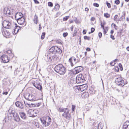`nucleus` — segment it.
<instances>
[{"label": "nucleus", "instance_id": "obj_1", "mask_svg": "<svg viewBox=\"0 0 129 129\" xmlns=\"http://www.w3.org/2000/svg\"><path fill=\"white\" fill-rule=\"evenodd\" d=\"M55 71L60 75H63L66 72V68L62 64H59L56 66L54 68Z\"/></svg>", "mask_w": 129, "mask_h": 129}, {"label": "nucleus", "instance_id": "obj_2", "mask_svg": "<svg viewBox=\"0 0 129 129\" xmlns=\"http://www.w3.org/2000/svg\"><path fill=\"white\" fill-rule=\"evenodd\" d=\"M85 81L83 75L80 74L78 75L76 78V82L77 83H83Z\"/></svg>", "mask_w": 129, "mask_h": 129}, {"label": "nucleus", "instance_id": "obj_3", "mask_svg": "<svg viewBox=\"0 0 129 129\" xmlns=\"http://www.w3.org/2000/svg\"><path fill=\"white\" fill-rule=\"evenodd\" d=\"M18 114L15 111L14 109L12 108H10L9 109L8 112V116H10L11 117H13L14 118Z\"/></svg>", "mask_w": 129, "mask_h": 129}, {"label": "nucleus", "instance_id": "obj_4", "mask_svg": "<svg viewBox=\"0 0 129 129\" xmlns=\"http://www.w3.org/2000/svg\"><path fill=\"white\" fill-rule=\"evenodd\" d=\"M74 88L75 89V91H79L80 90L82 91L86 89L87 88V86L86 85L84 84L80 86L75 87Z\"/></svg>", "mask_w": 129, "mask_h": 129}, {"label": "nucleus", "instance_id": "obj_5", "mask_svg": "<svg viewBox=\"0 0 129 129\" xmlns=\"http://www.w3.org/2000/svg\"><path fill=\"white\" fill-rule=\"evenodd\" d=\"M24 97L26 99L30 101H33L36 100L34 96L28 93H26L25 94Z\"/></svg>", "mask_w": 129, "mask_h": 129}, {"label": "nucleus", "instance_id": "obj_6", "mask_svg": "<svg viewBox=\"0 0 129 129\" xmlns=\"http://www.w3.org/2000/svg\"><path fill=\"white\" fill-rule=\"evenodd\" d=\"M69 109L66 108L64 111V113L62 114V116L66 118L67 119H70L71 116L70 114L69 113Z\"/></svg>", "mask_w": 129, "mask_h": 129}, {"label": "nucleus", "instance_id": "obj_7", "mask_svg": "<svg viewBox=\"0 0 129 129\" xmlns=\"http://www.w3.org/2000/svg\"><path fill=\"white\" fill-rule=\"evenodd\" d=\"M27 113L28 115L30 117H34L36 116V113L34 110L33 109H29L27 111Z\"/></svg>", "mask_w": 129, "mask_h": 129}, {"label": "nucleus", "instance_id": "obj_8", "mask_svg": "<svg viewBox=\"0 0 129 129\" xmlns=\"http://www.w3.org/2000/svg\"><path fill=\"white\" fill-rule=\"evenodd\" d=\"M17 21L18 24L24 26H25L26 24V22L25 21L24 17L20 18Z\"/></svg>", "mask_w": 129, "mask_h": 129}, {"label": "nucleus", "instance_id": "obj_9", "mask_svg": "<svg viewBox=\"0 0 129 129\" xmlns=\"http://www.w3.org/2000/svg\"><path fill=\"white\" fill-rule=\"evenodd\" d=\"M83 69V68L81 66L76 67L74 69L75 71L74 72V73L77 74L82 71Z\"/></svg>", "mask_w": 129, "mask_h": 129}, {"label": "nucleus", "instance_id": "obj_10", "mask_svg": "<svg viewBox=\"0 0 129 129\" xmlns=\"http://www.w3.org/2000/svg\"><path fill=\"white\" fill-rule=\"evenodd\" d=\"M73 57H71L69 59V61L70 62L71 66L73 67L74 64H75L76 63L78 62V60H77L76 58H74L73 61L72 62Z\"/></svg>", "mask_w": 129, "mask_h": 129}, {"label": "nucleus", "instance_id": "obj_11", "mask_svg": "<svg viewBox=\"0 0 129 129\" xmlns=\"http://www.w3.org/2000/svg\"><path fill=\"white\" fill-rule=\"evenodd\" d=\"M3 62L4 63L8 62L9 61L8 57L7 55H3L1 58Z\"/></svg>", "mask_w": 129, "mask_h": 129}, {"label": "nucleus", "instance_id": "obj_12", "mask_svg": "<svg viewBox=\"0 0 129 129\" xmlns=\"http://www.w3.org/2000/svg\"><path fill=\"white\" fill-rule=\"evenodd\" d=\"M23 14L21 13H17L15 16V19L17 21L22 17H23Z\"/></svg>", "mask_w": 129, "mask_h": 129}, {"label": "nucleus", "instance_id": "obj_13", "mask_svg": "<svg viewBox=\"0 0 129 129\" xmlns=\"http://www.w3.org/2000/svg\"><path fill=\"white\" fill-rule=\"evenodd\" d=\"M15 104L17 107H18L21 109H23L24 106L23 103L20 102H17L15 103Z\"/></svg>", "mask_w": 129, "mask_h": 129}, {"label": "nucleus", "instance_id": "obj_14", "mask_svg": "<svg viewBox=\"0 0 129 129\" xmlns=\"http://www.w3.org/2000/svg\"><path fill=\"white\" fill-rule=\"evenodd\" d=\"M33 85L38 89L41 90L42 89V86L39 83L35 82L34 83H33Z\"/></svg>", "mask_w": 129, "mask_h": 129}, {"label": "nucleus", "instance_id": "obj_15", "mask_svg": "<svg viewBox=\"0 0 129 129\" xmlns=\"http://www.w3.org/2000/svg\"><path fill=\"white\" fill-rule=\"evenodd\" d=\"M15 28L14 29L13 34H16L18 32L19 30L21 29V27L18 26L16 24H15Z\"/></svg>", "mask_w": 129, "mask_h": 129}, {"label": "nucleus", "instance_id": "obj_16", "mask_svg": "<svg viewBox=\"0 0 129 129\" xmlns=\"http://www.w3.org/2000/svg\"><path fill=\"white\" fill-rule=\"evenodd\" d=\"M57 46H55L52 47L49 50V51L52 53H56V50L57 49L56 48Z\"/></svg>", "mask_w": 129, "mask_h": 129}, {"label": "nucleus", "instance_id": "obj_17", "mask_svg": "<svg viewBox=\"0 0 129 129\" xmlns=\"http://www.w3.org/2000/svg\"><path fill=\"white\" fill-rule=\"evenodd\" d=\"M57 46H55L52 47L49 50V51L52 53H56V50L57 49L56 48Z\"/></svg>", "mask_w": 129, "mask_h": 129}, {"label": "nucleus", "instance_id": "obj_18", "mask_svg": "<svg viewBox=\"0 0 129 129\" xmlns=\"http://www.w3.org/2000/svg\"><path fill=\"white\" fill-rule=\"evenodd\" d=\"M46 119L47 120V123L46 125V126L49 125L51 122V119L49 116L46 117Z\"/></svg>", "mask_w": 129, "mask_h": 129}, {"label": "nucleus", "instance_id": "obj_19", "mask_svg": "<svg viewBox=\"0 0 129 129\" xmlns=\"http://www.w3.org/2000/svg\"><path fill=\"white\" fill-rule=\"evenodd\" d=\"M128 124L129 123L127 122V121H126L123 124L122 129H129Z\"/></svg>", "mask_w": 129, "mask_h": 129}, {"label": "nucleus", "instance_id": "obj_20", "mask_svg": "<svg viewBox=\"0 0 129 129\" xmlns=\"http://www.w3.org/2000/svg\"><path fill=\"white\" fill-rule=\"evenodd\" d=\"M3 35L5 36H9L10 35V32L8 30H4L2 32Z\"/></svg>", "mask_w": 129, "mask_h": 129}, {"label": "nucleus", "instance_id": "obj_21", "mask_svg": "<svg viewBox=\"0 0 129 129\" xmlns=\"http://www.w3.org/2000/svg\"><path fill=\"white\" fill-rule=\"evenodd\" d=\"M89 96V94L88 92H83L81 95V96L83 98H88Z\"/></svg>", "mask_w": 129, "mask_h": 129}, {"label": "nucleus", "instance_id": "obj_22", "mask_svg": "<svg viewBox=\"0 0 129 129\" xmlns=\"http://www.w3.org/2000/svg\"><path fill=\"white\" fill-rule=\"evenodd\" d=\"M20 115L21 117L23 119H25L26 118V115L23 112H21L20 113Z\"/></svg>", "mask_w": 129, "mask_h": 129}, {"label": "nucleus", "instance_id": "obj_23", "mask_svg": "<svg viewBox=\"0 0 129 129\" xmlns=\"http://www.w3.org/2000/svg\"><path fill=\"white\" fill-rule=\"evenodd\" d=\"M40 119L42 123L45 125L46 126V125L47 123V121L46 119V118H40Z\"/></svg>", "mask_w": 129, "mask_h": 129}, {"label": "nucleus", "instance_id": "obj_24", "mask_svg": "<svg viewBox=\"0 0 129 129\" xmlns=\"http://www.w3.org/2000/svg\"><path fill=\"white\" fill-rule=\"evenodd\" d=\"M4 13L7 14H10V11L7 8H5L4 9Z\"/></svg>", "mask_w": 129, "mask_h": 129}, {"label": "nucleus", "instance_id": "obj_25", "mask_svg": "<svg viewBox=\"0 0 129 129\" xmlns=\"http://www.w3.org/2000/svg\"><path fill=\"white\" fill-rule=\"evenodd\" d=\"M119 86H120L122 87L124 85V81L122 80L120 81V82L118 83L117 84Z\"/></svg>", "mask_w": 129, "mask_h": 129}, {"label": "nucleus", "instance_id": "obj_26", "mask_svg": "<svg viewBox=\"0 0 129 129\" xmlns=\"http://www.w3.org/2000/svg\"><path fill=\"white\" fill-rule=\"evenodd\" d=\"M56 48L57 49L56 50V53H58L59 54H61L62 52V51L61 49L59 47L57 46Z\"/></svg>", "mask_w": 129, "mask_h": 129}, {"label": "nucleus", "instance_id": "obj_27", "mask_svg": "<svg viewBox=\"0 0 129 129\" xmlns=\"http://www.w3.org/2000/svg\"><path fill=\"white\" fill-rule=\"evenodd\" d=\"M38 17L35 15L34 16V21L36 24H37L38 23Z\"/></svg>", "mask_w": 129, "mask_h": 129}, {"label": "nucleus", "instance_id": "obj_28", "mask_svg": "<svg viewBox=\"0 0 129 129\" xmlns=\"http://www.w3.org/2000/svg\"><path fill=\"white\" fill-rule=\"evenodd\" d=\"M123 80L122 79L121 77H119L118 78H117L115 80V82L117 84V83L120 82V81Z\"/></svg>", "mask_w": 129, "mask_h": 129}, {"label": "nucleus", "instance_id": "obj_29", "mask_svg": "<svg viewBox=\"0 0 129 129\" xmlns=\"http://www.w3.org/2000/svg\"><path fill=\"white\" fill-rule=\"evenodd\" d=\"M103 127V124L101 122L98 123V129H102Z\"/></svg>", "mask_w": 129, "mask_h": 129}, {"label": "nucleus", "instance_id": "obj_30", "mask_svg": "<svg viewBox=\"0 0 129 129\" xmlns=\"http://www.w3.org/2000/svg\"><path fill=\"white\" fill-rule=\"evenodd\" d=\"M7 24L6 25V26L5 28L8 29H10L11 28V23L10 22H8V23H7Z\"/></svg>", "mask_w": 129, "mask_h": 129}, {"label": "nucleus", "instance_id": "obj_31", "mask_svg": "<svg viewBox=\"0 0 129 129\" xmlns=\"http://www.w3.org/2000/svg\"><path fill=\"white\" fill-rule=\"evenodd\" d=\"M95 91L94 90L92 87L90 88L89 90V92L91 94H94Z\"/></svg>", "mask_w": 129, "mask_h": 129}, {"label": "nucleus", "instance_id": "obj_32", "mask_svg": "<svg viewBox=\"0 0 129 129\" xmlns=\"http://www.w3.org/2000/svg\"><path fill=\"white\" fill-rule=\"evenodd\" d=\"M14 119L17 122H19L20 121V118L18 114Z\"/></svg>", "mask_w": 129, "mask_h": 129}, {"label": "nucleus", "instance_id": "obj_33", "mask_svg": "<svg viewBox=\"0 0 129 129\" xmlns=\"http://www.w3.org/2000/svg\"><path fill=\"white\" fill-rule=\"evenodd\" d=\"M8 22L9 21H8L6 20H5L4 21L2 25L4 28H6V25L7 24V23H8Z\"/></svg>", "mask_w": 129, "mask_h": 129}, {"label": "nucleus", "instance_id": "obj_34", "mask_svg": "<svg viewBox=\"0 0 129 129\" xmlns=\"http://www.w3.org/2000/svg\"><path fill=\"white\" fill-rule=\"evenodd\" d=\"M98 121H95L92 124L94 127H98Z\"/></svg>", "mask_w": 129, "mask_h": 129}, {"label": "nucleus", "instance_id": "obj_35", "mask_svg": "<svg viewBox=\"0 0 129 129\" xmlns=\"http://www.w3.org/2000/svg\"><path fill=\"white\" fill-rule=\"evenodd\" d=\"M7 53L8 54L11 55V58H12L14 56V55L12 53V51L11 50H8L7 51Z\"/></svg>", "mask_w": 129, "mask_h": 129}, {"label": "nucleus", "instance_id": "obj_36", "mask_svg": "<svg viewBox=\"0 0 129 129\" xmlns=\"http://www.w3.org/2000/svg\"><path fill=\"white\" fill-rule=\"evenodd\" d=\"M24 103L25 105L27 107H31L30 104H29L27 102H25V101H24Z\"/></svg>", "mask_w": 129, "mask_h": 129}, {"label": "nucleus", "instance_id": "obj_37", "mask_svg": "<svg viewBox=\"0 0 129 129\" xmlns=\"http://www.w3.org/2000/svg\"><path fill=\"white\" fill-rule=\"evenodd\" d=\"M104 17L107 18H109L110 17V15L108 13H106L104 14Z\"/></svg>", "mask_w": 129, "mask_h": 129}, {"label": "nucleus", "instance_id": "obj_38", "mask_svg": "<svg viewBox=\"0 0 129 129\" xmlns=\"http://www.w3.org/2000/svg\"><path fill=\"white\" fill-rule=\"evenodd\" d=\"M65 110V108H60L58 110V111L60 112H64Z\"/></svg>", "mask_w": 129, "mask_h": 129}, {"label": "nucleus", "instance_id": "obj_39", "mask_svg": "<svg viewBox=\"0 0 129 129\" xmlns=\"http://www.w3.org/2000/svg\"><path fill=\"white\" fill-rule=\"evenodd\" d=\"M84 38L85 40H89L91 39L90 37H88L87 36H85L84 37Z\"/></svg>", "mask_w": 129, "mask_h": 129}, {"label": "nucleus", "instance_id": "obj_40", "mask_svg": "<svg viewBox=\"0 0 129 129\" xmlns=\"http://www.w3.org/2000/svg\"><path fill=\"white\" fill-rule=\"evenodd\" d=\"M45 35V32L43 33L41 36V39L43 40L44 39Z\"/></svg>", "mask_w": 129, "mask_h": 129}, {"label": "nucleus", "instance_id": "obj_41", "mask_svg": "<svg viewBox=\"0 0 129 129\" xmlns=\"http://www.w3.org/2000/svg\"><path fill=\"white\" fill-rule=\"evenodd\" d=\"M112 26H113V27L115 28V29H117V26H116V24L114 23H112L111 24Z\"/></svg>", "mask_w": 129, "mask_h": 129}, {"label": "nucleus", "instance_id": "obj_42", "mask_svg": "<svg viewBox=\"0 0 129 129\" xmlns=\"http://www.w3.org/2000/svg\"><path fill=\"white\" fill-rule=\"evenodd\" d=\"M69 16H66L64 17L63 18V20L64 21H66L69 18Z\"/></svg>", "mask_w": 129, "mask_h": 129}, {"label": "nucleus", "instance_id": "obj_43", "mask_svg": "<svg viewBox=\"0 0 129 129\" xmlns=\"http://www.w3.org/2000/svg\"><path fill=\"white\" fill-rule=\"evenodd\" d=\"M119 66L120 67V69L121 71H122L123 69L122 67V66L121 63H119Z\"/></svg>", "mask_w": 129, "mask_h": 129}, {"label": "nucleus", "instance_id": "obj_44", "mask_svg": "<svg viewBox=\"0 0 129 129\" xmlns=\"http://www.w3.org/2000/svg\"><path fill=\"white\" fill-rule=\"evenodd\" d=\"M48 5L50 7H52L53 6V4L51 2H49L48 3Z\"/></svg>", "mask_w": 129, "mask_h": 129}, {"label": "nucleus", "instance_id": "obj_45", "mask_svg": "<svg viewBox=\"0 0 129 129\" xmlns=\"http://www.w3.org/2000/svg\"><path fill=\"white\" fill-rule=\"evenodd\" d=\"M106 4L108 8H111V5L110 3H108L107 1L106 2Z\"/></svg>", "mask_w": 129, "mask_h": 129}, {"label": "nucleus", "instance_id": "obj_46", "mask_svg": "<svg viewBox=\"0 0 129 129\" xmlns=\"http://www.w3.org/2000/svg\"><path fill=\"white\" fill-rule=\"evenodd\" d=\"M115 3L117 5L119 4L120 3L119 0H116L115 1Z\"/></svg>", "mask_w": 129, "mask_h": 129}, {"label": "nucleus", "instance_id": "obj_47", "mask_svg": "<svg viewBox=\"0 0 129 129\" xmlns=\"http://www.w3.org/2000/svg\"><path fill=\"white\" fill-rule=\"evenodd\" d=\"M76 107V106L75 105H72V110L73 111H74L75 110V109Z\"/></svg>", "mask_w": 129, "mask_h": 129}, {"label": "nucleus", "instance_id": "obj_48", "mask_svg": "<svg viewBox=\"0 0 129 129\" xmlns=\"http://www.w3.org/2000/svg\"><path fill=\"white\" fill-rule=\"evenodd\" d=\"M58 57L56 55H54L52 57V58L54 59V60H56L57 59V58H58Z\"/></svg>", "mask_w": 129, "mask_h": 129}, {"label": "nucleus", "instance_id": "obj_49", "mask_svg": "<svg viewBox=\"0 0 129 129\" xmlns=\"http://www.w3.org/2000/svg\"><path fill=\"white\" fill-rule=\"evenodd\" d=\"M68 35L67 33H64L63 34V36L64 37H66Z\"/></svg>", "mask_w": 129, "mask_h": 129}, {"label": "nucleus", "instance_id": "obj_50", "mask_svg": "<svg viewBox=\"0 0 129 129\" xmlns=\"http://www.w3.org/2000/svg\"><path fill=\"white\" fill-rule=\"evenodd\" d=\"M93 5L94 6L96 7H99V5L97 3H94L93 4Z\"/></svg>", "mask_w": 129, "mask_h": 129}, {"label": "nucleus", "instance_id": "obj_51", "mask_svg": "<svg viewBox=\"0 0 129 129\" xmlns=\"http://www.w3.org/2000/svg\"><path fill=\"white\" fill-rule=\"evenodd\" d=\"M30 105L31 107H35L36 106V104L35 103L34 104L31 103Z\"/></svg>", "mask_w": 129, "mask_h": 129}, {"label": "nucleus", "instance_id": "obj_52", "mask_svg": "<svg viewBox=\"0 0 129 129\" xmlns=\"http://www.w3.org/2000/svg\"><path fill=\"white\" fill-rule=\"evenodd\" d=\"M94 30H95V29L93 27H92L91 29V33H93V32H94Z\"/></svg>", "mask_w": 129, "mask_h": 129}, {"label": "nucleus", "instance_id": "obj_53", "mask_svg": "<svg viewBox=\"0 0 129 129\" xmlns=\"http://www.w3.org/2000/svg\"><path fill=\"white\" fill-rule=\"evenodd\" d=\"M98 35L99 38H101L102 36V33L101 32H99V33Z\"/></svg>", "mask_w": 129, "mask_h": 129}, {"label": "nucleus", "instance_id": "obj_54", "mask_svg": "<svg viewBox=\"0 0 129 129\" xmlns=\"http://www.w3.org/2000/svg\"><path fill=\"white\" fill-rule=\"evenodd\" d=\"M56 42L57 43H58L59 44H61V43L60 42V40H56Z\"/></svg>", "mask_w": 129, "mask_h": 129}, {"label": "nucleus", "instance_id": "obj_55", "mask_svg": "<svg viewBox=\"0 0 129 129\" xmlns=\"http://www.w3.org/2000/svg\"><path fill=\"white\" fill-rule=\"evenodd\" d=\"M36 107H38L41 104V103H36Z\"/></svg>", "mask_w": 129, "mask_h": 129}, {"label": "nucleus", "instance_id": "obj_56", "mask_svg": "<svg viewBox=\"0 0 129 129\" xmlns=\"http://www.w3.org/2000/svg\"><path fill=\"white\" fill-rule=\"evenodd\" d=\"M59 7V5L58 4L56 5L55 6L56 9H58Z\"/></svg>", "mask_w": 129, "mask_h": 129}, {"label": "nucleus", "instance_id": "obj_57", "mask_svg": "<svg viewBox=\"0 0 129 129\" xmlns=\"http://www.w3.org/2000/svg\"><path fill=\"white\" fill-rule=\"evenodd\" d=\"M110 64L111 66H114L115 65V63L113 61V62H111L110 63Z\"/></svg>", "mask_w": 129, "mask_h": 129}, {"label": "nucleus", "instance_id": "obj_58", "mask_svg": "<svg viewBox=\"0 0 129 129\" xmlns=\"http://www.w3.org/2000/svg\"><path fill=\"white\" fill-rule=\"evenodd\" d=\"M110 38L113 40H114L115 39V38H114V36L112 35H110Z\"/></svg>", "mask_w": 129, "mask_h": 129}, {"label": "nucleus", "instance_id": "obj_59", "mask_svg": "<svg viewBox=\"0 0 129 129\" xmlns=\"http://www.w3.org/2000/svg\"><path fill=\"white\" fill-rule=\"evenodd\" d=\"M35 3L36 4H39V2L37 0H33Z\"/></svg>", "mask_w": 129, "mask_h": 129}, {"label": "nucleus", "instance_id": "obj_60", "mask_svg": "<svg viewBox=\"0 0 129 129\" xmlns=\"http://www.w3.org/2000/svg\"><path fill=\"white\" fill-rule=\"evenodd\" d=\"M102 24V22H101V27H102L103 29H105L104 28V25Z\"/></svg>", "mask_w": 129, "mask_h": 129}, {"label": "nucleus", "instance_id": "obj_61", "mask_svg": "<svg viewBox=\"0 0 129 129\" xmlns=\"http://www.w3.org/2000/svg\"><path fill=\"white\" fill-rule=\"evenodd\" d=\"M86 50L88 51H90V48L88 47L86 49Z\"/></svg>", "mask_w": 129, "mask_h": 129}, {"label": "nucleus", "instance_id": "obj_62", "mask_svg": "<svg viewBox=\"0 0 129 129\" xmlns=\"http://www.w3.org/2000/svg\"><path fill=\"white\" fill-rule=\"evenodd\" d=\"M8 92H4L3 93V94H4L5 95H7L8 94Z\"/></svg>", "mask_w": 129, "mask_h": 129}, {"label": "nucleus", "instance_id": "obj_63", "mask_svg": "<svg viewBox=\"0 0 129 129\" xmlns=\"http://www.w3.org/2000/svg\"><path fill=\"white\" fill-rule=\"evenodd\" d=\"M95 19V18L93 17H92L91 18V20L92 21H93Z\"/></svg>", "mask_w": 129, "mask_h": 129}, {"label": "nucleus", "instance_id": "obj_64", "mask_svg": "<svg viewBox=\"0 0 129 129\" xmlns=\"http://www.w3.org/2000/svg\"><path fill=\"white\" fill-rule=\"evenodd\" d=\"M83 34H86V31H85V30H84L83 31Z\"/></svg>", "mask_w": 129, "mask_h": 129}]
</instances>
